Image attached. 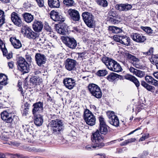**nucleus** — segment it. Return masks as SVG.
Instances as JSON below:
<instances>
[{
  "label": "nucleus",
  "mask_w": 158,
  "mask_h": 158,
  "mask_svg": "<svg viewBox=\"0 0 158 158\" xmlns=\"http://www.w3.org/2000/svg\"><path fill=\"white\" fill-rule=\"evenodd\" d=\"M98 4L103 7H106L108 5V3L106 0H97Z\"/></svg>",
  "instance_id": "nucleus-41"
},
{
  "label": "nucleus",
  "mask_w": 158,
  "mask_h": 158,
  "mask_svg": "<svg viewBox=\"0 0 158 158\" xmlns=\"http://www.w3.org/2000/svg\"><path fill=\"white\" fill-rule=\"evenodd\" d=\"M0 47L3 52V55H6L7 51L6 48L5 44L1 40H0Z\"/></svg>",
  "instance_id": "nucleus-39"
},
{
  "label": "nucleus",
  "mask_w": 158,
  "mask_h": 158,
  "mask_svg": "<svg viewBox=\"0 0 158 158\" xmlns=\"http://www.w3.org/2000/svg\"><path fill=\"white\" fill-rule=\"evenodd\" d=\"M34 116V122L35 124L37 126H41L43 122L42 116L40 114H37Z\"/></svg>",
  "instance_id": "nucleus-27"
},
{
  "label": "nucleus",
  "mask_w": 158,
  "mask_h": 158,
  "mask_svg": "<svg viewBox=\"0 0 158 158\" xmlns=\"http://www.w3.org/2000/svg\"><path fill=\"white\" fill-rule=\"evenodd\" d=\"M63 83L65 87L69 89H73L75 85V81L72 78L64 79Z\"/></svg>",
  "instance_id": "nucleus-19"
},
{
  "label": "nucleus",
  "mask_w": 158,
  "mask_h": 158,
  "mask_svg": "<svg viewBox=\"0 0 158 158\" xmlns=\"http://www.w3.org/2000/svg\"><path fill=\"white\" fill-rule=\"evenodd\" d=\"M48 126L54 132H60L62 129L63 124L61 120L56 119L51 121Z\"/></svg>",
  "instance_id": "nucleus-5"
},
{
  "label": "nucleus",
  "mask_w": 158,
  "mask_h": 158,
  "mask_svg": "<svg viewBox=\"0 0 158 158\" xmlns=\"http://www.w3.org/2000/svg\"><path fill=\"white\" fill-rule=\"evenodd\" d=\"M153 48H150L149 50L147 52L143 53V56H147L150 55L153 53Z\"/></svg>",
  "instance_id": "nucleus-46"
},
{
  "label": "nucleus",
  "mask_w": 158,
  "mask_h": 158,
  "mask_svg": "<svg viewBox=\"0 0 158 158\" xmlns=\"http://www.w3.org/2000/svg\"><path fill=\"white\" fill-rule=\"evenodd\" d=\"M154 88L152 86L148 84L145 88L148 91H152L153 89Z\"/></svg>",
  "instance_id": "nucleus-58"
},
{
  "label": "nucleus",
  "mask_w": 158,
  "mask_h": 158,
  "mask_svg": "<svg viewBox=\"0 0 158 158\" xmlns=\"http://www.w3.org/2000/svg\"><path fill=\"white\" fill-rule=\"evenodd\" d=\"M85 54L86 53L85 52L81 53H79L78 56L79 57L81 58H82V57H84V56Z\"/></svg>",
  "instance_id": "nucleus-64"
},
{
  "label": "nucleus",
  "mask_w": 158,
  "mask_h": 158,
  "mask_svg": "<svg viewBox=\"0 0 158 158\" xmlns=\"http://www.w3.org/2000/svg\"><path fill=\"white\" fill-rule=\"evenodd\" d=\"M107 74V71L106 70H100L97 73V75L100 77L104 76Z\"/></svg>",
  "instance_id": "nucleus-43"
},
{
  "label": "nucleus",
  "mask_w": 158,
  "mask_h": 158,
  "mask_svg": "<svg viewBox=\"0 0 158 158\" xmlns=\"http://www.w3.org/2000/svg\"><path fill=\"white\" fill-rule=\"evenodd\" d=\"M24 21L27 23H31L34 19L33 15L29 13H25L23 15Z\"/></svg>",
  "instance_id": "nucleus-29"
},
{
  "label": "nucleus",
  "mask_w": 158,
  "mask_h": 158,
  "mask_svg": "<svg viewBox=\"0 0 158 158\" xmlns=\"http://www.w3.org/2000/svg\"><path fill=\"white\" fill-rule=\"evenodd\" d=\"M48 5L51 8H58L60 6L59 0H48Z\"/></svg>",
  "instance_id": "nucleus-28"
},
{
  "label": "nucleus",
  "mask_w": 158,
  "mask_h": 158,
  "mask_svg": "<svg viewBox=\"0 0 158 158\" xmlns=\"http://www.w3.org/2000/svg\"><path fill=\"white\" fill-rule=\"evenodd\" d=\"M76 62L75 60L68 59L66 61L65 68L69 71L74 70L76 69Z\"/></svg>",
  "instance_id": "nucleus-18"
},
{
  "label": "nucleus",
  "mask_w": 158,
  "mask_h": 158,
  "mask_svg": "<svg viewBox=\"0 0 158 158\" xmlns=\"http://www.w3.org/2000/svg\"><path fill=\"white\" fill-rule=\"evenodd\" d=\"M143 30L148 34L152 33V30L150 27H144Z\"/></svg>",
  "instance_id": "nucleus-55"
},
{
  "label": "nucleus",
  "mask_w": 158,
  "mask_h": 158,
  "mask_svg": "<svg viewBox=\"0 0 158 158\" xmlns=\"http://www.w3.org/2000/svg\"><path fill=\"white\" fill-rule=\"evenodd\" d=\"M118 74L112 73L109 75L107 77V79L110 81H112L116 79L118 77Z\"/></svg>",
  "instance_id": "nucleus-36"
},
{
  "label": "nucleus",
  "mask_w": 158,
  "mask_h": 158,
  "mask_svg": "<svg viewBox=\"0 0 158 158\" xmlns=\"http://www.w3.org/2000/svg\"><path fill=\"white\" fill-rule=\"evenodd\" d=\"M30 105L28 103L26 102L24 105V108L23 111V116H26L28 114L29 107Z\"/></svg>",
  "instance_id": "nucleus-35"
},
{
  "label": "nucleus",
  "mask_w": 158,
  "mask_h": 158,
  "mask_svg": "<svg viewBox=\"0 0 158 158\" xmlns=\"http://www.w3.org/2000/svg\"><path fill=\"white\" fill-rule=\"evenodd\" d=\"M125 55L128 60L131 62H138L139 61V59L136 57L134 55L128 53H126Z\"/></svg>",
  "instance_id": "nucleus-31"
},
{
  "label": "nucleus",
  "mask_w": 158,
  "mask_h": 158,
  "mask_svg": "<svg viewBox=\"0 0 158 158\" xmlns=\"http://www.w3.org/2000/svg\"><path fill=\"white\" fill-rule=\"evenodd\" d=\"M116 8L119 11H127L132 8L131 5L126 4H121L116 5Z\"/></svg>",
  "instance_id": "nucleus-24"
},
{
  "label": "nucleus",
  "mask_w": 158,
  "mask_h": 158,
  "mask_svg": "<svg viewBox=\"0 0 158 158\" xmlns=\"http://www.w3.org/2000/svg\"><path fill=\"white\" fill-rule=\"evenodd\" d=\"M50 16L51 18L55 21H59L60 23L63 22L65 20L64 18L62 16L54 10L51 12Z\"/></svg>",
  "instance_id": "nucleus-17"
},
{
  "label": "nucleus",
  "mask_w": 158,
  "mask_h": 158,
  "mask_svg": "<svg viewBox=\"0 0 158 158\" xmlns=\"http://www.w3.org/2000/svg\"><path fill=\"white\" fill-rule=\"evenodd\" d=\"M11 155L17 157L18 158H30L28 156H24L22 154H12Z\"/></svg>",
  "instance_id": "nucleus-52"
},
{
  "label": "nucleus",
  "mask_w": 158,
  "mask_h": 158,
  "mask_svg": "<svg viewBox=\"0 0 158 158\" xmlns=\"http://www.w3.org/2000/svg\"><path fill=\"white\" fill-rule=\"evenodd\" d=\"M122 70V69L121 65L118 63L117 62L115 65L114 67L113 68H112V69L111 71L118 73L121 71Z\"/></svg>",
  "instance_id": "nucleus-38"
},
{
  "label": "nucleus",
  "mask_w": 158,
  "mask_h": 158,
  "mask_svg": "<svg viewBox=\"0 0 158 158\" xmlns=\"http://www.w3.org/2000/svg\"><path fill=\"white\" fill-rule=\"evenodd\" d=\"M99 120L100 122V125H106L104 119L102 117H100L99 118Z\"/></svg>",
  "instance_id": "nucleus-53"
},
{
  "label": "nucleus",
  "mask_w": 158,
  "mask_h": 158,
  "mask_svg": "<svg viewBox=\"0 0 158 158\" xmlns=\"http://www.w3.org/2000/svg\"><path fill=\"white\" fill-rule=\"evenodd\" d=\"M17 63L19 69L23 73L28 72L29 65L24 58L22 57L19 58Z\"/></svg>",
  "instance_id": "nucleus-6"
},
{
  "label": "nucleus",
  "mask_w": 158,
  "mask_h": 158,
  "mask_svg": "<svg viewBox=\"0 0 158 158\" xmlns=\"http://www.w3.org/2000/svg\"><path fill=\"white\" fill-rule=\"evenodd\" d=\"M10 41L15 48L19 49L22 47V44L20 41L17 39L15 37H11Z\"/></svg>",
  "instance_id": "nucleus-25"
},
{
  "label": "nucleus",
  "mask_w": 158,
  "mask_h": 158,
  "mask_svg": "<svg viewBox=\"0 0 158 158\" xmlns=\"http://www.w3.org/2000/svg\"><path fill=\"white\" fill-rule=\"evenodd\" d=\"M107 115L109 118V119H111L112 118H114L116 115L114 114V112L111 111H108L107 112Z\"/></svg>",
  "instance_id": "nucleus-45"
},
{
  "label": "nucleus",
  "mask_w": 158,
  "mask_h": 158,
  "mask_svg": "<svg viewBox=\"0 0 158 158\" xmlns=\"http://www.w3.org/2000/svg\"><path fill=\"white\" fill-rule=\"evenodd\" d=\"M63 42L67 47L72 49H75L77 45V41L73 38L64 37Z\"/></svg>",
  "instance_id": "nucleus-9"
},
{
  "label": "nucleus",
  "mask_w": 158,
  "mask_h": 158,
  "mask_svg": "<svg viewBox=\"0 0 158 158\" xmlns=\"http://www.w3.org/2000/svg\"><path fill=\"white\" fill-rule=\"evenodd\" d=\"M88 88L89 91L92 96L98 99L102 98V91L98 85L94 84H91L89 85Z\"/></svg>",
  "instance_id": "nucleus-3"
},
{
  "label": "nucleus",
  "mask_w": 158,
  "mask_h": 158,
  "mask_svg": "<svg viewBox=\"0 0 158 158\" xmlns=\"http://www.w3.org/2000/svg\"><path fill=\"white\" fill-rule=\"evenodd\" d=\"M145 80L148 84L155 86H158V81L155 79L152 76L148 75L146 76Z\"/></svg>",
  "instance_id": "nucleus-26"
},
{
  "label": "nucleus",
  "mask_w": 158,
  "mask_h": 158,
  "mask_svg": "<svg viewBox=\"0 0 158 158\" xmlns=\"http://www.w3.org/2000/svg\"><path fill=\"white\" fill-rule=\"evenodd\" d=\"M14 62L12 61L8 63V65L10 68H13L14 67Z\"/></svg>",
  "instance_id": "nucleus-61"
},
{
  "label": "nucleus",
  "mask_w": 158,
  "mask_h": 158,
  "mask_svg": "<svg viewBox=\"0 0 158 158\" xmlns=\"http://www.w3.org/2000/svg\"><path fill=\"white\" fill-rule=\"evenodd\" d=\"M11 19L14 24L16 26L20 27L23 25V22L18 14L13 12L11 15Z\"/></svg>",
  "instance_id": "nucleus-14"
},
{
  "label": "nucleus",
  "mask_w": 158,
  "mask_h": 158,
  "mask_svg": "<svg viewBox=\"0 0 158 158\" xmlns=\"http://www.w3.org/2000/svg\"><path fill=\"white\" fill-rule=\"evenodd\" d=\"M32 27L35 31L39 32L41 31L43 28V24L41 21L35 20L33 23Z\"/></svg>",
  "instance_id": "nucleus-21"
},
{
  "label": "nucleus",
  "mask_w": 158,
  "mask_h": 158,
  "mask_svg": "<svg viewBox=\"0 0 158 158\" xmlns=\"http://www.w3.org/2000/svg\"><path fill=\"white\" fill-rule=\"evenodd\" d=\"M21 83L20 82H19L18 83V85L19 87V89H18V90L19 91H21V93L22 95L23 96L24 95V92L22 90V88L21 86Z\"/></svg>",
  "instance_id": "nucleus-56"
},
{
  "label": "nucleus",
  "mask_w": 158,
  "mask_h": 158,
  "mask_svg": "<svg viewBox=\"0 0 158 158\" xmlns=\"http://www.w3.org/2000/svg\"><path fill=\"white\" fill-rule=\"evenodd\" d=\"M114 39L116 42H119L124 45L128 46L130 44V39L127 36L115 35Z\"/></svg>",
  "instance_id": "nucleus-11"
},
{
  "label": "nucleus",
  "mask_w": 158,
  "mask_h": 158,
  "mask_svg": "<svg viewBox=\"0 0 158 158\" xmlns=\"http://www.w3.org/2000/svg\"><path fill=\"white\" fill-rule=\"evenodd\" d=\"M131 37L134 41L137 43H143L146 39L145 36L138 33H132Z\"/></svg>",
  "instance_id": "nucleus-15"
},
{
  "label": "nucleus",
  "mask_w": 158,
  "mask_h": 158,
  "mask_svg": "<svg viewBox=\"0 0 158 158\" xmlns=\"http://www.w3.org/2000/svg\"><path fill=\"white\" fill-rule=\"evenodd\" d=\"M36 62L39 66H41L46 63V58L45 56L40 53H36L35 56Z\"/></svg>",
  "instance_id": "nucleus-13"
},
{
  "label": "nucleus",
  "mask_w": 158,
  "mask_h": 158,
  "mask_svg": "<svg viewBox=\"0 0 158 158\" xmlns=\"http://www.w3.org/2000/svg\"><path fill=\"white\" fill-rule=\"evenodd\" d=\"M141 84L142 86L145 88L148 85V84L145 81H141Z\"/></svg>",
  "instance_id": "nucleus-63"
},
{
  "label": "nucleus",
  "mask_w": 158,
  "mask_h": 158,
  "mask_svg": "<svg viewBox=\"0 0 158 158\" xmlns=\"http://www.w3.org/2000/svg\"><path fill=\"white\" fill-rule=\"evenodd\" d=\"M102 61L106 65L107 68L110 70L114 67L116 61L111 58L107 57H103L102 59Z\"/></svg>",
  "instance_id": "nucleus-10"
},
{
  "label": "nucleus",
  "mask_w": 158,
  "mask_h": 158,
  "mask_svg": "<svg viewBox=\"0 0 158 158\" xmlns=\"http://www.w3.org/2000/svg\"><path fill=\"white\" fill-rule=\"evenodd\" d=\"M136 139L135 138H131L127 140H125L124 141L122 142L121 144V145H125L127 144L132 142H135Z\"/></svg>",
  "instance_id": "nucleus-44"
},
{
  "label": "nucleus",
  "mask_w": 158,
  "mask_h": 158,
  "mask_svg": "<svg viewBox=\"0 0 158 158\" xmlns=\"http://www.w3.org/2000/svg\"><path fill=\"white\" fill-rule=\"evenodd\" d=\"M23 5L25 7H30L31 5L27 0H26L24 3Z\"/></svg>",
  "instance_id": "nucleus-57"
},
{
  "label": "nucleus",
  "mask_w": 158,
  "mask_h": 158,
  "mask_svg": "<svg viewBox=\"0 0 158 158\" xmlns=\"http://www.w3.org/2000/svg\"><path fill=\"white\" fill-rule=\"evenodd\" d=\"M69 135L72 137H75L77 135V133L74 131L72 130L69 133Z\"/></svg>",
  "instance_id": "nucleus-59"
},
{
  "label": "nucleus",
  "mask_w": 158,
  "mask_h": 158,
  "mask_svg": "<svg viewBox=\"0 0 158 158\" xmlns=\"http://www.w3.org/2000/svg\"><path fill=\"white\" fill-rule=\"evenodd\" d=\"M74 1L73 0H64L63 3L67 6H71L73 5Z\"/></svg>",
  "instance_id": "nucleus-42"
},
{
  "label": "nucleus",
  "mask_w": 158,
  "mask_h": 158,
  "mask_svg": "<svg viewBox=\"0 0 158 158\" xmlns=\"http://www.w3.org/2000/svg\"><path fill=\"white\" fill-rule=\"evenodd\" d=\"M1 118L2 120L7 123H11L13 120L12 114L7 111L4 110L1 113Z\"/></svg>",
  "instance_id": "nucleus-12"
},
{
  "label": "nucleus",
  "mask_w": 158,
  "mask_h": 158,
  "mask_svg": "<svg viewBox=\"0 0 158 158\" xmlns=\"http://www.w3.org/2000/svg\"><path fill=\"white\" fill-rule=\"evenodd\" d=\"M34 108L32 110V113L34 115L42 112L43 110V103L39 102L34 103L33 105Z\"/></svg>",
  "instance_id": "nucleus-16"
},
{
  "label": "nucleus",
  "mask_w": 158,
  "mask_h": 158,
  "mask_svg": "<svg viewBox=\"0 0 158 158\" xmlns=\"http://www.w3.org/2000/svg\"><path fill=\"white\" fill-rule=\"evenodd\" d=\"M109 30L112 33L115 34L120 33L122 31L121 28L114 26H110Z\"/></svg>",
  "instance_id": "nucleus-34"
},
{
  "label": "nucleus",
  "mask_w": 158,
  "mask_h": 158,
  "mask_svg": "<svg viewBox=\"0 0 158 158\" xmlns=\"http://www.w3.org/2000/svg\"><path fill=\"white\" fill-rule=\"evenodd\" d=\"M8 78L7 76L3 74H0V85H6L7 84Z\"/></svg>",
  "instance_id": "nucleus-33"
},
{
  "label": "nucleus",
  "mask_w": 158,
  "mask_h": 158,
  "mask_svg": "<svg viewBox=\"0 0 158 158\" xmlns=\"http://www.w3.org/2000/svg\"><path fill=\"white\" fill-rule=\"evenodd\" d=\"M30 82L35 85H40L43 82L42 78L36 76H33L31 77L30 80Z\"/></svg>",
  "instance_id": "nucleus-30"
},
{
  "label": "nucleus",
  "mask_w": 158,
  "mask_h": 158,
  "mask_svg": "<svg viewBox=\"0 0 158 158\" xmlns=\"http://www.w3.org/2000/svg\"><path fill=\"white\" fill-rule=\"evenodd\" d=\"M83 19L87 26L90 28H93L95 25V22L94 17L90 13L84 12L82 14Z\"/></svg>",
  "instance_id": "nucleus-2"
},
{
  "label": "nucleus",
  "mask_w": 158,
  "mask_h": 158,
  "mask_svg": "<svg viewBox=\"0 0 158 158\" xmlns=\"http://www.w3.org/2000/svg\"><path fill=\"white\" fill-rule=\"evenodd\" d=\"M109 123L112 125L117 127L119 125V120L117 116L109 120Z\"/></svg>",
  "instance_id": "nucleus-32"
},
{
  "label": "nucleus",
  "mask_w": 158,
  "mask_h": 158,
  "mask_svg": "<svg viewBox=\"0 0 158 158\" xmlns=\"http://www.w3.org/2000/svg\"><path fill=\"white\" fill-rule=\"evenodd\" d=\"M133 65L135 68L138 69H142L143 68V66L142 65L138 63L137 62L133 64Z\"/></svg>",
  "instance_id": "nucleus-54"
},
{
  "label": "nucleus",
  "mask_w": 158,
  "mask_h": 158,
  "mask_svg": "<svg viewBox=\"0 0 158 158\" xmlns=\"http://www.w3.org/2000/svg\"><path fill=\"white\" fill-rule=\"evenodd\" d=\"M94 143H92V145H87V146H86L85 147V149H87V150H92V148H93V149H95V148H96V149H98L99 148H94V147L93 146H94Z\"/></svg>",
  "instance_id": "nucleus-49"
},
{
  "label": "nucleus",
  "mask_w": 158,
  "mask_h": 158,
  "mask_svg": "<svg viewBox=\"0 0 158 158\" xmlns=\"http://www.w3.org/2000/svg\"><path fill=\"white\" fill-rule=\"evenodd\" d=\"M68 13L71 19L75 21L79 20L80 18V15L77 10L70 9L68 10Z\"/></svg>",
  "instance_id": "nucleus-20"
},
{
  "label": "nucleus",
  "mask_w": 158,
  "mask_h": 158,
  "mask_svg": "<svg viewBox=\"0 0 158 158\" xmlns=\"http://www.w3.org/2000/svg\"><path fill=\"white\" fill-rule=\"evenodd\" d=\"M108 18L109 22L114 24L118 23L121 19L120 16L117 14L116 11L113 9L109 12Z\"/></svg>",
  "instance_id": "nucleus-7"
},
{
  "label": "nucleus",
  "mask_w": 158,
  "mask_h": 158,
  "mask_svg": "<svg viewBox=\"0 0 158 158\" xmlns=\"http://www.w3.org/2000/svg\"><path fill=\"white\" fill-rule=\"evenodd\" d=\"M103 137L101 135L98 130L93 133L91 136V140L94 145V148H102L104 146V143L102 142Z\"/></svg>",
  "instance_id": "nucleus-1"
},
{
  "label": "nucleus",
  "mask_w": 158,
  "mask_h": 158,
  "mask_svg": "<svg viewBox=\"0 0 158 158\" xmlns=\"http://www.w3.org/2000/svg\"><path fill=\"white\" fill-rule=\"evenodd\" d=\"M132 81L135 85L137 87H138L139 86L140 83L139 81H138V79L135 77L133 78Z\"/></svg>",
  "instance_id": "nucleus-47"
},
{
  "label": "nucleus",
  "mask_w": 158,
  "mask_h": 158,
  "mask_svg": "<svg viewBox=\"0 0 158 158\" xmlns=\"http://www.w3.org/2000/svg\"><path fill=\"white\" fill-rule=\"evenodd\" d=\"M106 125H100V131L101 134H106L108 130Z\"/></svg>",
  "instance_id": "nucleus-37"
},
{
  "label": "nucleus",
  "mask_w": 158,
  "mask_h": 158,
  "mask_svg": "<svg viewBox=\"0 0 158 158\" xmlns=\"http://www.w3.org/2000/svg\"><path fill=\"white\" fill-rule=\"evenodd\" d=\"M134 76H127L125 77L126 79L129 80L130 81H132L133 78L134 77Z\"/></svg>",
  "instance_id": "nucleus-60"
},
{
  "label": "nucleus",
  "mask_w": 158,
  "mask_h": 158,
  "mask_svg": "<svg viewBox=\"0 0 158 158\" xmlns=\"http://www.w3.org/2000/svg\"><path fill=\"white\" fill-rule=\"evenodd\" d=\"M21 32L24 36L29 39H35L37 36V34L27 26H24L22 27Z\"/></svg>",
  "instance_id": "nucleus-8"
},
{
  "label": "nucleus",
  "mask_w": 158,
  "mask_h": 158,
  "mask_svg": "<svg viewBox=\"0 0 158 158\" xmlns=\"http://www.w3.org/2000/svg\"><path fill=\"white\" fill-rule=\"evenodd\" d=\"M129 70L134 75H135L136 76L140 78H142L144 77L145 75V73L144 72L136 69L132 67H130Z\"/></svg>",
  "instance_id": "nucleus-23"
},
{
  "label": "nucleus",
  "mask_w": 158,
  "mask_h": 158,
  "mask_svg": "<svg viewBox=\"0 0 158 158\" xmlns=\"http://www.w3.org/2000/svg\"><path fill=\"white\" fill-rule=\"evenodd\" d=\"M149 137V135L148 133L144 134L139 139L140 141H142L145 140L146 139Z\"/></svg>",
  "instance_id": "nucleus-50"
},
{
  "label": "nucleus",
  "mask_w": 158,
  "mask_h": 158,
  "mask_svg": "<svg viewBox=\"0 0 158 158\" xmlns=\"http://www.w3.org/2000/svg\"><path fill=\"white\" fill-rule=\"evenodd\" d=\"M44 28L46 31L47 33H49V32H50L52 31L51 28L47 23H45Z\"/></svg>",
  "instance_id": "nucleus-48"
},
{
  "label": "nucleus",
  "mask_w": 158,
  "mask_h": 158,
  "mask_svg": "<svg viewBox=\"0 0 158 158\" xmlns=\"http://www.w3.org/2000/svg\"><path fill=\"white\" fill-rule=\"evenodd\" d=\"M84 118L86 123L90 126L95 124L96 119L93 114L88 110H85L84 112Z\"/></svg>",
  "instance_id": "nucleus-4"
},
{
  "label": "nucleus",
  "mask_w": 158,
  "mask_h": 158,
  "mask_svg": "<svg viewBox=\"0 0 158 158\" xmlns=\"http://www.w3.org/2000/svg\"><path fill=\"white\" fill-rule=\"evenodd\" d=\"M4 56H6V58L8 59H10L12 57V56L11 53H9L8 54H7V52H6V55H3Z\"/></svg>",
  "instance_id": "nucleus-62"
},
{
  "label": "nucleus",
  "mask_w": 158,
  "mask_h": 158,
  "mask_svg": "<svg viewBox=\"0 0 158 158\" xmlns=\"http://www.w3.org/2000/svg\"><path fill=\"white\" fill-rule=\"evenodd\" d=\"M56 31L60 34L66 35L68 32L67 25L64 23L62 24L60 27H56Z\"/></svg>",
  "instance_id": "nucleus-22"
},
{
  "label": "nucleus",
  "mask_w": 158,
  "mask_h": 158,
  "mask_svg": "<svg viewBox=\"0 0 158 158\" xmlns=\"http://www.w3.org/2000/svg\"><path fill=\"white\" fill-rule=\"evenodd\" d=\"M4 12L0 10V27L4 23L5 21Z\"/></svg>",
  "instance_id": "nucleus-40"
},
{
  "label": "nucleus",
  "mask_w": 158,
  "mask_h": 158,
  "mask_svg": "<svg viewBox=\"0 0 158 158\" xmlns=\"http://www.w3.org/2000/svg\"><path fill=\"white\" fill-rule=\"evenodd\" d=\"M40 7H43L44 6V0H35Z\"/></svg>",
  "instance_id": "nucleus-51"
}]
</instances>
